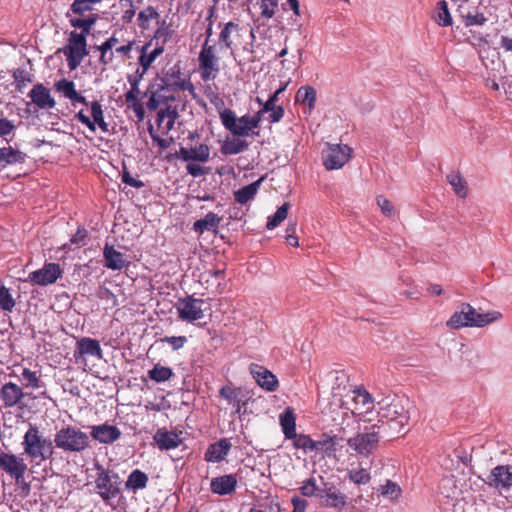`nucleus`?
Masks as SVG:
<instances>
[{
  "label": "nucleus",
  "mask_w": 512,
  "mask_h": 512,
  "mask_svg": "<svg viewBox=\"0 0 512 512\" xmlns=\"http://www.w3.org/2000/svg\"><path fill=\"white\" fill-rule=\"evenodd\" d=\"M352 394L353 413L363 414L373 409L374 399L367 390L355 388L352 390Z\"/></svg>",
  "instance_id": "21"
},
{
  "label": "nucleus",
  "mask_w": 512,
  "mask_h": 512,
  "mask_svg": "<svg viewBox=\"0 0 512 512\" xmlns=\"http://www.w3.org/2000/svg\"><path fill=\"white\" fill-rule=\"evenodd\" d=\"M159 16V13L154 7L148 6L146 9L139 12L138 25L141 29L146 30L149 28V21L152 19H158Z\"/></svg>",
  "instance_id": "47"
},
{
  "label": "nucleus",
  "mask_w": 512,
  "mask_h": 512,
  "mask_svg": "<svg viewBox=\"0 0 512 512\" xmlns=\"http://www.w3.org/2000/svg\"><path fill=\"white\" fill-rule=\"evenodd\" d=\"M377 204L385 216L392 217L394 215V213H395L394 206L384 196L380 195L377 197Z\"/></svg>",
  "instance_id": "56"
},
{
  "label": "nucleus",
  "mask_w": 512,
  "mask_h": 512,
  "mask_svg": "<svg viewBox=\"0 0 512 512\" xmlns=\"http://www.w3.org/2000/svg\"><path fill=\"white\" fill-rule=\"evenodd\" d=\"M153 440L160 450L174 449L182 443V439L177 433L165 429H158Z\"/></svg>",
  "instance_id": "25"
},
{
  "label": "nucleus",
  "mask_w": 512,
  "mask_h": 512,
  "mask_svg": "<svg viewBox=\"0 0 512 512\" xmlns=\"http://www.w3.org/2000/svg\"><path fill=\"white\" fill-rule=\"evenodd\" d=\"M249 144L245 140L239 138H227L222 146L221 153L224 155H235L245 151Z\"/></svg>",
  "instance_id": "36"
},
{
  "label": "nucleus",
  "mask_w": 512,
  "mask_h": 512,
  "mask_svg": "<svg viewBox=\"0 0 512 512\" xmlns=\"http://www.w3.org/2000/svg\"><path fill=\"white\" fill-rule=\"evenodd\" d=\"M160 342L168 343L173 350H179L185 345L187 338L185 336H165L160 339Z\"/></svg>",
  "instance_id": "53"
},
{
  "label": "nucleus",
  "mask_w": 512,
  "mask_h": 512,
  "mask_svg": "<svg viewBox=\"0 0 512 512\" xmlns=\"http://www.w3.org/2000/svg\"><path fill=\"white\" fill-rule=\"evenodd\" d=\"M293 440V445L297 449H303L304 451H315L316 450V441L313 440L310 436L304 434H295V437H291Z\"/></svg>",
  "instance_id": "45"
},
{
  "label": "nucleus",
  "mask_w": 512,
  "mask_h": 512,
  "mask_svg": "<svg viewBox=\"0 0 512 512\" xmlns=\"http://www.w3.org/2000/svg\"><path fill=\"white\" fill-rule=\"evenodd\" d=\"M85 356H94L98 359L103 358L102 349L98 340L84 337L77 341L76 350L74 352L76 362L85 363Z\"/></svg>",
  "instance_id": "15"
},
{
  "label": "nucleus",
  "mask_w": 512,
  "mask_h": 512,
  "mask_svg": "<svg viewBox=\"0 0 512 512\" xmlns=\"http://www.w3.org/2000/svg\"><path fill=\"white\" fill-rule=\"evenodd\" d=\"M263 180L264 177H260L255 182L235 191L234 197L236 202H238L239 204H246L248 201L252 200L256 196Z\"/></svg>",
  "instance_id": "30"
},
{
  "label": "nucleus",
  "mask_w": 512,
  "mask_h": 512,
  "mask_svg": "<svg viewBox=\"0 0 512 512\" xmlns=\"http://www.w3.org/2000/svg\"><path fill=\"white\" fill-rule=\"evenodd\" d=\"M237 480L233 475H223L213 478L210 487L213 493L218 495H227L236 488Z\"/></svg>",
  "instance_id": "28"
},
{
  "label": "nucleus",
  "mask_w": 512,
  "mask_h": 512,
  "mask_svg": "<svg viewBox=\"0 0 512 512\" xmlns=\"http://www.w3.org/2000/svg\"><path fill=\"white\" fill-rule=\"evenodd\" d=\"M28 96L32 103L39 109L48 110L56 106V101L52 97L50 89L42 83L34 85Z\"/></svg>",
  "instance_id": "16"
},
{
  "label": "nucleus",
  "mask_w": 512,
  "mask_h": 512,
  "mask_svg": "<svg viewBox=\"0 0 512 512\" xmlns=\"http://www.w3.org/2000/svg\"><path fill=\"white\" fill-rule=\"evenodd\" d=\"M239 32V25L234 22H228L220 31L218 39V47L220 50L232 49V37Z\"/></svg>",
  "instance_id": "31"
},
{
  "label": "nucleus",
  "mask_w": 512,
  "mask_h": 512,
  "mask_svg": "<svg viewBox=\"0 0 512 512\" xmlns=\"http://www.w3.org/2000/svg\"><path fill=\"white\" fill-rule=\"evenodd\" d=\"M91 116L93 120H91L83 110H80L76 115L75 119L81 122L83 125L87 126L88 129L92 132L96 131V125L103 132H108V124L104 120V112L102 109V105L98 101H93L91 103Z\"/></svg>",
  "instance_id": "13"
},
{
  "label": "nucleus",
  "mask_w": 512,
  "mask_h": 512,
  "mask_svg": "<svg viewBox=\"0 0 512 512\" xmlns=\"http://www.w3.org/2000/svg\"><path fill=\"white\" fill-rule=\"evenodd\" d=\"M351 157V148L347 145L329 144L322 151L323 164L327 170L342 168Z\"/></svg>",
  "instance_id": "10"
},
{
  "label": "nucleus",
  "mask_w": 512,
  "mask_h": 512,
  "mask_svg": "<svg viewBox=\"0 0 512 512\" xmlns=\"http://www.w3.org/2000/svg\"><path fill=\"white\" fill-rule=\"evenodd\" d=\"M22 445L25 454L31 459L45 461L51 459L54 453L53 442L49 439L42 438L39 428L36 425L30 424L24 434Z\"/></svg>",
  "instance_id": "4"
},
{
  "label": "nucleus",
  "mask_w": 512,
  "mask_h": 512,
  "mask_svg": "<svg viewBox=\"0 0 512 512\" xmlns=\"http://www.w3.org/2000/svg\"><path fill=\"white\" fill-rule=\"evenodd\" d=\"M435 20L440 26L445 27L452 25V17L448 8V3L445 0L438 3Z\"/></svg>",
  "instance_id": "44"
},
{
  "label": "nucleus",
  "mask_w": 512,
  "mask_h": 512,
  "mask_svg": "<svg viewBox=\"0 0 512 512\" xmlns=\"http://www.w3.org/2000/svg\"><path fill=\"white\" fill-rule=\"evenodd\" d=\"M256 5L261 9V15L265 18H272L278 6V0H256Z\"/></svg>",
  "instance_id": "51"
},
{
  "label": "nucleus",
  "mask_w": 512,
  "mask_h": 512,
  "mask_svg": "<svg viewBox=\"0 0 512 512\" xmlns=\"http://www.w3.org/2000/svg\"><path fill=\"white\" fill-rule=\"evenodd\" d=\"M220 396L225 399L228 404H236V402L242 397L241 388H233L231 386H223L219 391Z\"/></svg>",
  "instance_id": "48"
},
{
  "label": "nucleus",
  "mask_w": 512,
  "mask_h": 512,
  "mask_svg": "<svg viewBox=\"0 0 512 512\" xmlns=\"http://www.w3.org/2000/svg\"><path fill=\"white\" fill-rule=\"evenodd\" d=\"M100 51L99 61L102 65L106 66L113 61L114 53L111 50L101 48V46L96 47Z\"/></svg>",
  "instance_id": "61"
},
{
  "label": "nucleus",
  "mask_w": 512,
  "mask_h": 512,
  "mask_svg": "<svg viewBox=\"0 0 512 512\" xmlns=\"http://www.w3.org/2000/svg\"><path fill=\"white\" fill-rule=\"evenodd\" d=\"M440 490L447 498L453 499L457 494V488L454 485V481L449 478L442 480Z\"/></svg>",
  "instance_id": "54"
},
{
  "label": "nucleus",
  "mask_w": 512,
  "mask_h": 512,
  "mask_svg": "<svg viewBox=\"0 0 512 512\" xmlns=\"http://www.w3.org/2000/svg\"><path fill=\"white\" fill-rule=\"evenodd\" d=\"M15 129V125L12 121L1 118L0 119V137L10 134Z\"/></svg>",
  "instance_id": "62"
},
{
  "label": "nucleus",
  "mask_w": 512,
  "mask_h": 512,
  "mask_svg": "<svg viewBox=\"0 0 512 512\" xmlns=\"http://www.w3.org/2000/svg\"><path fill=\"white\" fill-rule=\"evenodd\" d=\"M220 222L221 217H219L213 212H209L205 215L204 218L194 222L193 230L199 234H202L204 233V231L216 229L219 226Z\"/></svg>",
  "instance_id": "33"
},
{
  "label": "nucleus",
  "mask_w": 512,
  "mask_h": 512,
  "mask_svg": "<svg viewBox=\"0 0 512 512\" xmlns=\"http://www.w3.org/2000/svg\"><path fill=\"white\" fill-rule=\"evenodd\" d=\"M379 440V427L377 425H373L371 428H365L355 436L349 437L347 439V444L357 454L367 457L377 449Z\"/></svg>",
  "instance_id": "6"
},
{
  "label": "nucleus",
  "mask_w": 512,
  "mask_h": 512,
  "mask_svg": "<svg viewBox=\"0 0 512 512\" xmlns=\"http://www.w3.org/2000/svg\"><path fill=\"white\" fill-rule=\"evenodd\" d=\"M488 484L498 490L509 489L512 486V466L495 467L488 477Z\"/></svg>",
  "instance_id": "17"
},
{
  "label": "nucleus",
  "mask_w": 512,
  "mask_h": 512,
  "mask_svg": "<svg viewBox=\"0 0 512 512\" xmlns=\"http://www.w3.org/2000/svg\"><path fill=\"white\" fill-rule=\"evenodd\" d=\"M203 304L204 300L195 299L192 296L178 299L176 303L178 317L186 322H194L202 319L204 316L202 309Z\"/></svg>",
  "instance_id": "11"
},
{
  "label": "nucleus",
  "mask_w": 512,
  "mask_h": 512,
  "mask_svg": "<svg viewBox=\"0 0 512 512\" xmlns=\"http://www.w3.org/2000/svg\"><path fill=\"white\" fill-rule=\"evenodd\" d=\"M292 504H293L292 512H305V509L307 507V501L298 496H294L292 498Z\"/></svg>",
  "instance_id": "64"
},
{
  "label": "nucleus",
  "mask_w": 512,
  "mask_h": 512,
  "mask_svg": "<svg viewBox=\"0 0 512 512\" xmlns=\"http://www.w3.org/2000/svg\"><path fill=\"white\" fill-rule=\"evenodd\" d=\"M220 119L223 126L235 136H248L250 131L256 128L255 122H250L249 115L237 118L230 109L222 110Z\"/></svg>",
  "instance_id": "9"
},
{
  "label": "nucleus",
  "mask_w": 512,
  "mask_h": 512,
  "mask_svg": "<svg viewBox=\"0 0 512 512\" xmlns=\"http://www.w3.org/2000/svg\"><path fill=\"white\" fill-rule=\"evenodd\" d=\"M16 90L22 93L28 83L32 82V75L24 69H16L13 72Z\"/></svg>",
  "instance_id": "46"
},
{
  "label": "nucleus",
  "mask_w": 512,
  "mask_h": 512,
  "mask_svg": "<svg viewBox=\"0 0 512 512\" xmlns=\"http://www.w3.org/2000/svg\"><path fill=\"white\" fill-rule=\"evenodd\" d=\"M501 317L502 314L498 311L482 314L478 313L469 303H462L446 322V325L455 330L464 327H484Z\"/></svg>",
  "instance_id": "1"
},
{
  "label": "nucleus",
  "mask_w": 512,
  "mask_h": 512,
  "mask_svg": "<svg viewBox=\"0 0 512 512\" xmlns=\"http://www.w3.org/2000/svg\"><path fill=\"white\" fill-rule=\"evenodd\" d=\"M251 373L256 382L267 391L273 392L278 388L276 376L264 367L254 365L251 367Z\"/></svg>",
  "instance_id": "22"
},
{
  "label": "nucleus",
  "mask_w": 512,
  "mask_h": 512,
  "mask_svg": "<svg viewBox=\"0 0 512 512\" xmlns=\"http://www.w3.org/2000/svg\"><path fill=\"white\" fill-rule=\"evenodd\" d=\"M454 12L464 21L466 26L483 25L487 18L479 6H475L470 0L449 1Z\"/></svg>",
  "instance_id": "8"
},
{
  "label": "nucleus",
  "mask_w": 512,
  "mask_h": 512,
  "mask_svg": "<svg viewBox=\"0 0 512 512\" xmlns=\"http://www.w3.org/2000/svg\"><path fill=\"white\" fill-rule=\"evenodd\" d=\"M54 443L63 452L82 453L90 447V438L80 428L66 425L56 431Z\"/></svg>",
  "instance_id": "3"
},
{
  "label": "nucleus",
  "mask_w": 512,
  "mask_h": 512,
  "mask_svg": "<svg viewBox=\"0 0 512 512\" xmlns=\"http://www.w3.org/2000/svg\"><path fill=\"white\" fill-rule=\"evenodd\" d=\"M0 469L9 474L17 483L24 480L27 464L24 459L12 453L0 454Z\"/></svg>",
  "instance_id": "12"
},
{
  "label": "nucleus",
  "mask_w": 512,
  "mask_h": 512,
  "mask_svg": "<svg viewBox=\"0 0 512 512\" xmlns=\"http://www.w3.org/2000/svg\"><path fill=\"white\" fill-rule=\"evenodd\" d=\"M128 81L131 85V89L125 94V101L132 102L138 100V94L140 93L139 90V83L137 80H133L131 78H128Z\"/></svg>",
  "instance_id": "57"
},
{
  "label": "nucleus",
  "mask_w": 512,
  "mask_h": 512,
  "mask_svg": "<svg viewBox=\"0 0 512 512\" xmlns=\"http://www.w3.org/2000/svg\"><path fill=\"white\" fill-rule=\"evenodd\" d=\"M64 53L67 57L68 67L70 70H75L81 64L83 58L86 56L78 53L72 54L67 51H64Z\"/></svg>",
  "instance_id": "58"
},
{
  "label": "nucleus",
  "mask_w": 512,
  "mask_h": 512,
  "mask_svg": "<svg viewBox=\"0 0 512 512\" xmlns=\"http://www.w3.org/2000/svg\"><path fill=\"white\" fill-rule=\"evenodd\" d=\"M290 208V204L288 202H285L283 205H281L275 214L268 218L266 228L268 230H272L275 227H277L282 221H284L287 218L288 211Z\"/></svg>",
  "instance_id": "42"
},
{
  "label": "nucleus",
  "mask_w": 512,
  "mask_h": 512,
  "mask_svg": "<svg viewBox=\"0 0 512 512\" xmlns=\"http://www.w3.org/2000/svg\"><path fill=\"white\" fill-rule=\"evenodd\" d=\"M280 425L287 439L295 437L296 434V418L292 408L288 407L280 415Z\"/></svg>",
  "instance_id": "32"
},
{
  "label": "nucleus",
  "mask_w": 512,
  "mask_h": 512,
  "mask_svg": "<svg viewBox=\"0 0 512 512\" xmlns=\"http://www.w3.org/2000/svg\"><path fill=\"white\" fill-rule=\"evenodd\" d=\"M149 378L157 383L169 380L173 375V371L169 367L156 364L151 370L148 371Z\"/></svg>",
  "instance_id": "41"
},
{
  "label": "nucleus",
  "mask_w": 512,
  "mask_h": 512,
  "mask_svg": "<svg viewBox=\"0 0 512 512\" xmlns=\"http://www.w3.org/2000/svg\"><path fill=\"white\" fill-rule=\"evenodd\" d=\"M148 47H149V43H147V44H145L144 46L141 47V49H140L141 55H140V57L138 59L140 67H144V71H148V69L150 68L151 64L164 51L163 46H160V47H156L150 53H147Z\"/></svg>",
  "instance_id": "39"
},
{
  "label": "nucleus",
  "mask_w": 512,
  "mask_h": 512,
  "mask_svg": "<svg viewBox=\"0 0 512 512\" xmlns=\"http://www.w3.org/2000/svg\"><path fill=\"white\" fill-rule=\"evenodd\" d=\"M381 493L391 500H397L401 496L402 490L397 483L387 480L385 485L381 487Z\"/></svg>",
  "instance_id": "50"
},
{
  "label": "nucleus",
  "mask_w": 512,
  "mask_h": 512,
  "mask_svg": "<svg viewBox=\"0 0 512 512\" xmlns=\"http://www.w3.org/2000/svg\"><path fill=\"white\" fill-rule=\"evenodd\" d=\"M148 483V476L146 473L139 469L133 470L125 483V487L128 490L137 491L144 489Z\"/></svg>",
  "instance_id": "35"
},
{
  "label": "nucleus",
  "mask_w": 512,
  "mask_h": 512,
  "mask_svg": "<svg viewBox=\"0 0 512 512\" xmlns=\"http://www.w3.org/2000/svg\"><path fill=\"white\" fill-rule=\"evenodd\" d=\"M216 50L215 44H207V41H204L198 56L201 78L204 81L215 79L220 70L219 57L216 55Z\"/></svg>",
  "instance_id": "7"
},
{
  "label": "nucleus",
  "mask_w": 512,
  "mask_h": 512,
  "mask_svg": "<svg viewBox=\"0 0 512 512\" xmlns=\"http://www.w3.org/2000/svg\"><path fill=\"white\" fill-rule=\"evenodd\" d=\"M186 170L188 174H190L193 177H200L206 173L205 169L202 166L194 163H188L186 165Z\"/></svg>",
  "instance_id": "63"
},
{
  "label": "nucleus",
  "mask_w": 512,
  "mask_h": 512,
  "mask_svg": "<svg viewBox=\"0 0 512 512\" xmlns=\"http://www.w3.org/2000/svg\"><path fill=\"white\" fill-rule=\"evenodd\" d=\"M344 440L343 436L337 434H323L319 440L316 441V450H320L326 456H334L338 447H342L341 442Z\"/></svg>",
  "instance_id": "27"
},
{
  "label": "nucleus",
  "mask_w": 512,
  "mask_h": 512,
  "mask_svg": "<svg viewBox=\"0 0 512 512\" xmlns=\"http://www.w3.org/2000/svg\"><path fill=\"white\" fill-rule=\"evenodd\" d=\"M317 92L312 86H301L295 96V101L297 103L306 105L309 111H312L315 108Z\"/></svg>",
  "instance_id": "34"
},
{
  "label": "nucleus",
  "mask_w": 512,
  "mask_h": 512,
  "mask_svg": "<svg viewBox=\"0 0 512 512\" xmlns=\"http://www.w3.org/2000/svg\"><path fill=\"white\" fill-rule=\"evenodd\" d=\"M54 88L66 99L70 100L73 106H75L77 103L88 105L87 99L76 90L75 83L73 81L61 79L55 82Z\"/></svg>",
  "instance_id": "20"
},
{
  "label": "nucleus",
  "mask_w": 512,
  "mask_h": 512,
  "mask_svg": "<svg viewBox=\"0 0 512 512\" xmlns=\"http://www.w3.org/2000/svg\"><path fill=\"white\" fill-rule=\"evenodd\" d=\"M318 490H320V489L316 486L315 480L313 478H309L300 487L301 494L306 497H311L313 495H317Z\"/></svg>",
  "instance_id": "55"
},
{
  "label": "nucleus",
  "mask_w": 512,
  "mask_h": 512,
  "mask_svg": "<svg viewBox=\"0 0 512 512\" xmlns=\"http://www.w3.org/2000/svg\"><path fill=\"white\" fill-rule=\"evenodd\" d=\"M230 448L231 443L229 440L221 439L220 441L210 445L205 453V459L209 462H219L226 457Z\"/></svg>",
  "instance_id": "29"
},
{
  "label": "nucleus",
  "mask_w": 512,
  "mask_h": 512,
  "mask_svg": "<svg viewBox=\"0 0 512 512\" xmlns=\"http://www.w3.org/2000/svg\"><path fill=\"white\" fill-rule=\"evenodd\" d=\"M379 414L394 424L395 430L399 432L409 423L410 410L413 408L411 402L404 397H387L378 402Z\"/></svg>",
  "instance_id": "2"
},
{
  "label": "nucleus",
  "mask_w": 512,
  "mask_h": 512,
  "mask_svg": "<svg viewBox=\"0 0 512 512\" xmlns=\"http://www.w3.org/2000/svg\"><path fill=\"white\" fill-rule=\"evenodd\" d=\"M90 435L102 444H112L121 437L122 433L118 427L104 423L91 426Z\"/></svg>",
  "instance_id": "18"
},
{
  "label": "nucleus",
  "mask_w": 512,
  "mask_h": 512,
  "mask_svg": "<svg viewBox=\"0 0 512 512\" xmlns=\"http://www.w3.org/2000/svg\"><path fill=\"white\" fill-rule=\"evenodd\" d=\"M15 307V300L4 285H0V309L11 312Z\"/></svg>",
  "instance_id": "49"
},
{
  "label": "nucleus",
  "mask_w": 512,
  "mask_h": 512,
  "mask_svg": "<svg viewBox=\"0 0 512 512\" xmlns=\"http://www.w3.org/2000/svg\"><path fill=\"white\" fill-rule=\"evenodd\" d=\"M64 51H67L72 54H82L87 55V49H86V39L84 38V35H78L77 32L73 31L70 34L69 38V45L64 49Z\"/></svg>",
  "instance_id": "38"
},
{
  "label": "nucleus",
  "mask_w": 512,
  "mask_h": 512,
  "mask_svg": "<svg viewBox=\"0 0 512 512\" xmlns=\"http://www.w3.org/2000/svg\"><path fill=\"white\" fill-rule=\"evenodd\" d=\"M24 395L22 388L13 382L4 384L0 391L5 407H14L24 398Z\"/></svg>",
  "instance_id": "26"
},
{
  "label": "nucleus",
  "mask_w": 512,
  "mask_h": 512,
  "mask_svg": "<svg viewBox=\"0 0 512 512\" xmlns=\"http://www.w3.org/2000/svg\"><path fill=\"white\" fill-rule=\"evenodd\" d=\"M448 183L452 186L454 192L457 196L460 198H466L468 191H467V183L463 179V177L458 172H451L447 176Z\"/></svg>",
  "instance_id": "40"
},
{
  "label": "nucleus",
  "mask_w": 512,
  "mask_h": 512,
  "mask_svg": "<svg viewBox=\"0 0 512 512\" xmlns=\"http://www.w3.org/2000/svg\"><path fill=\"white\" fill-rule=\"evenodd\" d=\"M210 149L206 144H200L197 147H181L177 157L183 161L206 162L209 159Z\"/></svg>",
  "instance_id": "23"
},
{
  "label": "nucleus",
  "mask_w": 512,
  "mask_h": 512,
  "mask_svg": "<svg viewBox=\"0 0 512 512\" xmlns=\"http://www.w3.org/2000/svg\"><path fill=\"white\" fill-rule=\"evenodd\" d=\"M105 267L111 270H121L126 267L129 262L124 254L117 251L112 245L106 244L103 249Z\"/></svg>",
  "instance_id": "24"
},
{
  "label": "nucleus",
  "mask_w": 512,
  "mask_h": 512,
  "mask_svg": "<svg viewBox=\"0 0 512 512\" xmlns=\"http://www.w3.org/2000/svg\"><path fill=\"white\" fill-rule=\"evenodd\" d=\"M348 478L356 485H365L370 482L371 475L368 469L361 467L358 469H350L348 471Z\"/></svg>",
  "instance_id": "43"
},
{
  "label": "nucleus",
  "mask_w": 512,
  "mask_h": 512,
  "mask_svg": "<svg viewBox=\"0 0 512 512\" xmlns=\"http://www.w3.org/2000/svg\"><path fill=\"white\" fill-rule=\"evenodd\" d=\"M317 496L321 499V505L342 510L346 505V495L337 490L334 486L318 490Z\"/></svg>",
  "instance_id": "19"
},
{
  "label": "nucleus",
  "mask_w": 512,
  "mask_h": 512,
  "mask_svg": "<svg viewBox=\"0 0 512 512\" xmlns=\"http://www.w3.org/2000/svg\"><path fill=\"white\" fill-rule=\"evenodd\" d=\"M178 117V113L175 109H172L171 107H167L166 109H162L158 112V115H157V121H158V124L160 125L165 118H167L168 120L171 118V119H176Z\"/></svg>",
  "instance_id": "59"
},
{
  "label": "nucleus",
  "mask_w": 512,
  "mask_h": 512,
  "mask_svg": "<svg viewBox=\"0 0 512 512\" xmlns=\"http://www.w3.org/2000/svg\"><path fill=\"white\" fill-rule=\"evenodd\" d=\"M25 154L19 150L9 147L0 148V164H16L25 161Z\"/></svg>",
  "instance_id": "37"
},
{
  "label": "nucleus",
  "mask_w": 512,
  "mask_h": 512,
  "mask_svg": "<svg viewBox=\"0 0 512 512\" xmlns=\"http://www.w3.org/2000/svg\"><path fill=\"white\" fill-rule=\"evenodd\" d=\"M62 270L57 263H47L41 269L29 274V280L37 285L46 286L56 282L61 276Z\"/></svg>",
  "instance_id": "14"
},
{
  "label": "nucleus",
  "mask_w": 512,
  "mask_h": 512,
  "mask_svg": "<svg viewBox=\"0 0 512 512\" xmlns=\"http://www.w3.org/2000/svg\"><path fill=\"white\" fill-rule=\"evenodd\" d=\"M21 377L26 387H31L33 389L40 388V379L36 375V372L31 371L28 368H24Z\"/></svg>",
  "instance_id": "52"
},
{
  "label": "nucleus",
  "mask_w": 512,
  "mask_h": 512,
  "mask_svg": "<svg viewBox=\"0 0 512 512\" xmlns=\"http://www.w3.org/2000/svg\"><path fill=\"white\" fill-rule=\"evenodd\" d=\"M122 181L125 184H127V185H129L131 187H134V188H138L139 189V188L144 187V183L141 180H137V179L133 178L131 176V174L128 171H126V170L123 171Z\"/></svg>",
  "instance_id": "60"
},
{
  "label": "nucleus",
  "mask_w": 512,
  "mask_h": 512,
  "mask_svg": "<svg viewBox=\"0 0 512 512\" xmlns=\"http://www.w3.org/2000/svg\"><path fill=\"white\" fill-rule=\"evenodd\" d=\"M95 469L97 473L94 483L97 493L105 503H109L120 494L122 481L116 472L105 469L100 464H96Z\"/></svg>",
  "instance_id": "5"
}]
</instances>
